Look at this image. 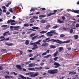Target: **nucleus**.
Here are the masks:
<instances>
[{
    "mask_svg": "<svg viewBox=\"0 0 79 79\" xmlns=\"http://www.w3.org/2000/svg\"><path fill=\"white\" fill-rule=\"evenodd\" d=\"M71 41L68 40L66 41H64L63 42L62 41H60L59 40H55L54 39H53L52 42H56L57 44H67V43H69V42Z\"/></svg>",
    "mask_w": 79,
    "mask_h": 79,
    "instance_id": "nucleus-1",
    "label": "nucleus"
},
{
    "mask_svg": "<svg viewBox=\"0 0 79 79\" xmlns=\"http://www.w3.org/2000/svg\"><path fill=\"white\" fill-rule=\"evenodd\" d=\"M58 69H54L53 70H48V73L49 74H56L58 73Z\"/></svg>",
    "mask_w": 79,
    "mask_h": 79,
    "instance_id": "nucleus-2",
    "label": "nucleus"
},
{
    "mask_svg": "<svg viewBox=\"0 0 79 79\" xmlns=\"http://www.w3.org/2000/svg\"><path fill=\"white\" fill-rule=\"evenodd\" d=\"M33 47H34L32 48V50H35L36 48H38V46H37V45L36 44H35L33 45Z\"/></svg>",
    "mask_w": 79,
    "mask_h": 79,
    "instance_id": "nucleus-3",
    "label": "nucleus"
},
{
    "mask_svg": "<svg viewBox=\"0 0 79 79\" xmlns=\"http://www.w3.org/2000/svg\"><path fill=\"white\" fill-rule=\"evenodd\" d=\"M16 67H17V69H19V70H21V69H22L21 66L19 65H16Z\"/></svg>",
    "mask_w": 79,
    "mask_h": 79,
    "instance_id": "nucleus-4",
    "label": "nucleus"
},
{
    "mask_svg": "<svg viewBox=\"0 0 79 79\" xmlns=\"http://www.w3.org/2000/svg\"><path fill=\"white\" fill-rule=\"evenodd\" d=\"M5 44H6V45H8V46H13V44L9 43L7 42H6Z\"/></svg>",
    "mask_w": 79,
    "mask_h": 79,
    "instance_id": "nucleus-5",
    "label": "nucleus"
},
{
    "mask_svg": "<svg viewBox=\"0 0 79 79\" xmlns=\"http://www.w3.org/2000/svg\"><path fill=\"white\" fill-rule=\"evenodd\" d=\"M29 67L30 68H32V67H34L35 66V64H30L29 65Z\"/></svg>",
    "mask_w": 79,
    "mask_h": 79,
    "instance_id": "nucleus-6",
    "label": "nucleus"
},
{
    "mask_svg": "<svg viewBox=\"0 0 79 79\" xmlns=\"http://www.w3.org/2000/svg\"><path fill=\"white\" fill-rule=\"evenodd\" d=\"M56 13V12H54L53 13H49L47 15V17H48L49 16H51V15H54V14H55Z\"/></svg>",
    "mask_w": 79,
    "mask_h": 79,
    "instance_id": "nucleus-7",
    "label": "nucleus"
},
{
    "mask_svg": "<svg viewBox=\"0 0 79 79\" xmlns=\"http://www.w3.org/2000/svg\"><path fill=\"white\" fill-rule=\"evenodd\" d=\"M45 16L46 15H40L39 16V17L40 18V19H42V18H45Z\"/></svg>",
    "mask_w": 79,
    "mask_h": 79,
    "instance_id": "nucleus-8",
    "label": "nucleus"
},
{
    "mask_svg": "<svg viewBox=\"0 0 79 79\" xmlns=\"http://www.w3.org/2000/svg\"><path fill=\"white\" fill-rule=\"evenodd\" d=\"M59 53V52H58V51H57L55 53H54L53 54V55L54 56V57H56V56H57V54H58Z\"/></svg>",
    "mask_w": 79,
    "mask_h": 79,
    "instance_id": "nucleus-9",
    "label": "nucleus"
},
{
    "mask_svg": "<svg viewBox=\"0 0 79 79\" xmlns=\"http://www.w3.org/2000/svg\"><path fill=\"white\" fill-rule=\"evenodd\" d=\"M47 45H48V43H43L41 45L42 47H47Z\"/></svg>",
    "mask_w": 79,
    "mask_h": 79,
    "instance_id": "nucleus-10",
    "label": "nucleus"
},
{
    "mask_svg": "<svg viewBox=\"0 0 79 79\" xmlns=\"http://www.w3.org/2000/svg\"><path fill=\"white\" fill-rule=\"evenodd\" d=\"M72 12L75 13H77L78 14H79V10H73Z\"/></svg>",
    "mask_w": 79,
    "mask_h": 79,
    "instance_id": "nucleus-11",
    "label": "nucleus"
},
{
    "mask_svg": "<svg viewBox=\"0 0 79 79\" xmlns=\"http://www.w3.org/2000/svg\"><path fill=\"white\" fill-rule=\"evenodd\" d=\"M55 32V30H51L49 32H48L47 33V34H53Z\"/></svg>",
    "mask_w": 79,
    "mask_h": 79,
    "instance_id": "nucleus-12",
    "label": "nucleus"
},
{
    "mask_svg": "<svg viewBox=\"0 0 79 79\" xmlns=\"http://www.w3.org/2000/svg\"><path fill=\"white\" fill-rule=\"evenodd\" d=\"M69 74H71V75H74L75 74H76V72H69Z\"/></svg>",
    "mask_w": 79,
    "mask_h": 79,
    "instance_id": "nucleus-13",
    "label": "nucleus"
},
{
    "mask_svg": "<svg viewBox=\"0 0 79 79\" xmlns=\"http://www.w3.org/2000/svg\"><path fill=\"white\" fill-rule=\"evenodd\" d=\"M4 40H10V38L9 37L6 38V39L5 38H4L2 40H0V41H3Z\"/></svg>",
    "mask_w": 79,
    "mask_h": 79,
    "instance_id": "nucleus-14",
    "label": "nucleus"
},
{
    "mask_svg": "<svg viewBox=\"0 0 79 79\" xmlns=\"http://www.w3.org/2000/svg\"><path fill=\"white\" fill-rule=\"evenodd\" d=\"M19 27H20V26H19L17 27H15L14 28L15 30H19Z\"/></svg>",
    "mask_w": 79,
    "mask_h": 79,
    "instance_id": "nucleus-15",
    "label": "nucleus"
},
{
    "mask_svg": "<svg viewBox=\"0 0 79 79\" xmlns=\"http://www.w3.org/2000/svg\"><path fill=\"white\" fill-rule=\"evenodd\" d=\"M57 22H59V23L60 24H63V23L64 21H61L60 19H58L57 20Z\"/></svg>",
    "mask_w": 79,
    "mask_h": 79,
    "instance_id": "nucleus-16",
    "label": "nucleus"
},
{
    "mask_svg": "<svg viewBox=\"0 0 79 79\" xmlns=\"http://www.w3.org/2000/svg\"><path fill=\"white\" fill-rule=\"evenodd\" d=\"M38 36H39L38 35L33 37H32L31 38V40H35V39L37 38V37H38Z\"/></svg>",
    "mask_w": 79,
    "mask_h": 79,
    "instance_id": "nucleus-17",
    "label": "nucleus"
},
{
    "mask_svg": "<svg viewBox=\"0 0 79 79\" xmlns=\"http://www.w3.org/2000/svg\"><path fill=\"white\" fill-rule=\"evenodd\" d=\"M46 21V20L44 19L43 20H40V23H45Z\"/></svg>",
    "mask_w": 79,
    "mask_h": 79,
    "instance_id": "nucleus-18",
    "label": "nucleus"
},
{
    "mask_svg": "<svg viewBox=\"0 0 79 79\" xmlns=\"http://www.w3.org/2000/svg\"><path fill=\"white\" fill-rule=\"evenodd\" d=\"M54 66H60V65L59 64L57 63L56 62H55V63H54Z\"/></svg>",
    "mask_w": 79,
    "mask_h": 79,
    "instance_id": "nucleus-19",
    "label": "nucleus"
},
{
    "mask_svg": "<svg viewBox=\"0 0 79 79\" xmlns=\"http://www.w3.org/2000/svg\"><path fill=\"white\" fill-rule=\"evenodd\" d=\"M25 44L26 45H29V42L28 40H27L25 41Z\"/></svg>",
    "mask_w": 79,
    "mask_h": 79,
    "instance_id": "nucleus-20",
    "label": "nucleus"
},
{
    "mask_svg": "<svg viewBox=\"0 0 79 79\" xmlns=\"http://www.w3.org/2000/svg\"><path fill=\"white\" fill-rule=\"evenodd\" d=\"M50 27V25H47L46 27H45V29H48L49 27Z\"/></svg>",
    "mask_w": 79,
    "mask_h": 79,
    "instance_id": "nucleus-21",
    "label": "nucleus"
},
{
    "mask_svg": "<svg viewBox=\"0 0 79 79\" xmlns=\"http://www.w3.org/2000/svg\"><path fill=\"white\" fill-rule=\"evenodd\" d=\"M28 70H32V71H33L34 70H35V69L34 68H28Z\"/></svg>",
    "mask_w": 79,
    "mask_h": 79,
    "instance_id": "nucleus-22",
    "label": "nucleus"
},
{
    "mask_svg": "<svg viewBox=\"0 0 79 79\" xmlns=\"http://www.w3.org/2000/svg\"><path fill=\"white\" fill-rule=\"evenodd\" d=\"M39 72L35 73L34 74L35 77V76H38L39 75Z\"/></svg>",
    "mask_w": 79,
    "mask_h": 79,
    "instance_id": "nucleus-23",
    "label": "nucleus"
},
{
    "mask_svg": "<svg viewBox=\"0 0 79 79\" xmlns=\"http://www.w3.org/2000/svg\"><path fill=\"white\" fill-rule=\"evenodd\" d=\"M47 32V31H43L40 32V34H45V33H46Z\"/></svg>",
    "mask_w": 79,
    "mask_h": 79,
    "instance_id": "nucleus-24",
    "label": "nucleus"
},
{
    "mask_svg": "<svg viewBox=\"0 0 79 79\" xmlns=\"http://www.w3.org/2000/svg\"><path fill=\"white\" fill-rule=\"evenodd\" d=\"M32 29H39V28L36 27H32Z\"/></svg>",
    "mask_w": 79,
    "mask_h": 79,
    "instance_id": "nucleus-25",
    "label": "nucleus"
},
{
    "mask_svg": "<svg viewBox=\"0 0 79 79\" xmlns=\"http://www.w3.org/2000/svg\"><path fill=\"white\" fill-rule=\"evenodd\" d=\"M50 48H56V46L52 45L50 46Z\"/></svg>",
    "mask_w": 79,
    "mask_h": 79,
    "instance_id": "nucleus-26",
    "label": "nucleus"
},
{
    "mask_svg": "<svg viewBox=\"0 0 79 79\" xmlns=\"http://www.w3.org/2000/svg\"><path fill=\"white\" fill-rule=\"evenodd\" d=\"M35 69H38V70H39V69L40 70V69H42V67H40L39 68H37V67H35Z\"/></svg>",
    "mask_w": 79,
    "mask_h": 79,
    "instance_id": "nucleus-27",
    "label": "nucleus"
},
{
    "mask_svg": "<svg viewBox=\"0 0 79 79\" xmlns=\"http://www.w3.org/2000/svg\"><path fill=\"white\" fill-rule=\"evenodd\" d=\"M10 32L9 31H6L5 33H4L3 34V35H4V36H5L6 34H7V33H9Z\"/></svg>",
    "mask_w": 79,
    "mask_h": 79,
    "instance_id": "nucleus-28",
    "label": "nucleus"
},
{
    "mask_svg": "<svg viewBox=\"0 0 79 79\" xmlns=\"http://www.w3.org/2000/svg\"><path fill=\"white\" fill-rule=\"evenodd\" d=\"M41 40H39L38 41H37L35 44H39V45H40V41H41Z\"/></svg>",
    "mask_w": 79,
    "mask_h": 79,
    "instance_id": "nucleus-29",
    "label": "nucleus"
},
{
    "mask_svg": "<svg viewBox=\"0 0 79 79\" xmlns=\"http://www.w3.org/2000/svg\"><path fill=\"white\" fill-rule=\"evenodd\" d=\"M63 48L62 47H60L59 48V51L60 52L61 51H62L63 50Z\"/></svg>",
    "mask_w": 79,
    "mask_h": 79,
    "instance_id": "nucleus-30",
    "label": "nucleus"
},
{
    "mask_svg": "<svg viewBox=\"0 0 79 79\" xmlns=\"http://www.w3.org/2000/svg\"><path fill=\"white\" fill-rule=\"evenodd\" d=\"M10 28L11 31H13V28H14V27H13V26H10Z\"/></svg>",
    "mask_w": 79,
    "mask_h": 79,
    "instance_id": "nucleus-31",
    "label": "nucleus"
},
{
    "mask_svg": "<svg viewBox=\"0 0 79 79\" xmlns=\"http://www.w3.org/2000/svg\"><path fill=\"white\" fill-rule=\"evenodd\" d=\"M32 74V72H30L28 73H27L25 74L26 75H31V74Z\"/></svg>",
    "mask_w": 79,
    "mask_h": 79,
    "instance_id": "nucleus-32",
    "label": "nucleus"
},
{
    "mask_svg": "<svg viewBox=\"0 0 79 79\" xmlns=\"http://www.w3.org/2000/svg\"><path fill=\"white\" fill-rule=\"evenodd\" d=\"M75 39H78V35H74Z\"/></svg>",
    "mask_w": 79,
    "mask_h": 79,
    "instance_id": "nucleus-33",
    "label": "nucleus"
},
{
    "mask_svg": "<svg viewBox=\"0 0 79 79\" xmlns=\"http://www.w3.org/2000/svg\"><path fill=\"white\" fill-rule=\"evenodd\" d=\"M63 29L64 30V31H68L69 29L67 28H65L64 27H63Z\"/></svg>",
    "mask_w": 79,
    "mask_h": 79,
    "instance_id": "nucleus-34",
    "label": "nucleus"
},
{
    "mask_svg": "<svg viewBox=\"0 0 79 79\" xmlns=\"http://www.w3.org/2000/svg\"><path fill=\"white\" fill-rule=\"evenodd\" d=\"M11 74H14V75H15V76H17V74L16 73H15V72H13L11 73Z\"/></svg>",
    "mask_w": 79,
    "mask_h": 79,
    "instance_id": "nucleus-35",
    "label": "nucleus"
},
{
    "mask_svg": "<svg viewBox=\"0 0 79 79\" xmlns=\"http://www.w3.org/2000/svg\"><path fill=\"white\" fill-rule=\"evenodd\" d=\"M47 35L48 37H52L53 36V34H47Z\"/></svg>",
    "mask_w": 79,
    "mask_h": 79,
    "instance_id": "nucleus-36",
    "label": "nucleus"
},
{
    "mask_svg": "<svg viewBox=\"0 0 79 79\" xmlns=\"http://www.w3.org/2000/svg\"><path fill=\"white\" fill-rule=\"evenodd\" d=\"M1 27H8V25H3Z\"/></svg>",
    "mask_w": 79,
    "mask_h": 79,
    "instance_id": "nucleus-37",
    "label": "nucleus"
},
{
    "mask_svg": "<svg viewBox=\"0 0 79 79\" xmlns=\"http://www.w3.org/2000/svg\"><path fill=\"white\" fill-rule=\"evenodd\" d=\"M24 27H28V26H29V24H28L27 23L24 24Z\"/></svg>",
    "mask_w": 79,
    "mask_h": 79,
    "instance_id": "nucleus-38",
    "label": "nucleus"
},
{
    "mask_svg": "<svg viewBox=\"0 0 79 79\" xmlns=\"http://www.w3.org/2000/svg\"><path fill=\"white\" fill-rule=\"evenodd\" d=\"M58 58V57H56L54 58V61H57V59Z\"/></svg>",
    "mask_w": 79,
    "mask_h": 79,
    "instance_id": "nucleus-39",
    "label": "nucleus"
},
{
    "mask_svg": "<svg viewBox=\"0 0 79 79\" xmlns=\"http://www.w3.org/2000/svg\"><path fill=\"white\" fill-rule=\"evenodd\" d=\"M31 77H35V76H34V74L32 73L31 75Z\"/></svg>",
    "mask_w": 79,
    "mask_h": 79,
    "instance_id": "nucleus-40",
    "label": "nucleus"
},
{
    "mask_svg": "<svg viewBox=\"0 0 79 79\" xmlns=\"http://www.w3.org/2000/svg\"><path fill=\"white\" fill-rule=\"evenodd\" d=\"M53 29H56L58 28V26H55L52 27Z\"/></svg>",
    "mask_w": 79,
    "mask_h": 79,
    "instance_id": "nucleus-41",
    "label": "nucleus"
},
{
    "mask_svg": "<svg viewBox=\"0 0 79 79\" xmlns=\"http://www.w3.org/2000/svg\"><path fill=\"white\" fill-rule=\"evenodd\" d=\"M9 11L11 12V13H13V10H12V8H10L9 9Z\"/></svg>",
    "mask_w": 79,
    "mask_h": 79,
    "instance_id": "nucleus-42",
    "label": "nucleus"
},
{
    "mask_svg": "<svg viewBox=\"0 0 79 79\" xmlns=\"http://www.w3.org/2000/svg\"><path fill=\"white\" fill-rule=\"evenodd\" d=\"M73 32V29H71L70 31V34H72V33Z\"/></svg>",
    "mask_w": 79,
    "mask_h": 79,
    "instance_id": "nucleus-43",
    "label": "nucleus"
},
{
    "mask_svg": "<svg viewBox=\"0 0 79 79\" xmlns=\"http://www.w3.org/2000/svg\"><path fill=\"white\" fill-rule=\"evenodd\" d=\"M65 36V35L61 34L60 35V37H64Z\"/></svg>",
    "mask_w": 79,
    "mask_h": 79,
    "instance_id": "nucleus-44",
    "label": "nucleus"
},
{
    "mask_svg": "<svg viewBox=\"0 0 79 79\" xmlns=\"http://www.w3.org/2000/svg\"><path fill=\"white\" fill-rule=\"evenodd\" d=\"M35 33L32 34L30 35V37H33V36H34V35H35Z\"/></svg>",
    "mask_w": 79,
    "mask_h": 79,
    "instance_id": "nucleus-45",
    "label": "nucleus"
},
{
    "mask_svg": "<svg viewBox=\"0 0 79 79\" xmlns=\"http://www.w3.org/2000/svg\"><path fill=\"white\" fill-rule=\"evenodd\" d=\"M10 77L8 75H7L5 77V78H7L8 79H9V78H10Z\"/></svg>",
    "mask_w": 79,
    "mask_h": 79,
    "instance_id": "nucleus-46",
    "label": "nucleus"
},
{
    "mask_svg": "<svg viewBox=\"0 0 79 79\" xmlns=\"http://www.w3.org/2000/svg\"><path fill=\"white\" fill-rule=\"evenodd\" d=\"M6 50V49H2L1 50V52H5V51Z\"/></svg>",
    "mask_w": 79,
    "mask_h": 79,
    "instance_id": "nucleus-47",
    "label": "nucleus"
},
{
    "mask_svg": "<svg viewBox=\"0 0 79 79\" xmlns=\"http://www.w3.org/2000/svg\"><path fill=\"white\" fill-rule=\"evenodd\" d=\"M67 49L69 50V51H70L71 50V48L69 47L67 48Z\"/></svg>",
    "mask_w": 79,
    "mask_h": 79,
    "instance_id": "nucleus-48",
    "label": "nucleus"
},
{
    "mask_svg": "<svg viewBox=\"0 0 79 79\" xmlns=\"http://www.w3.org/2000/svg\"><path fill=\"white\" fill-rule=\"evenodd\" d=\"M32 56H33V54H30L29 55V57H32Z\"/></svg>",
    "mask_w": 79,
    "mask_h": 79,
    "instance_id": "nucleus-49",
    "label": "nucleus"
},
{
    "mask_svg": "<svg viewBox=\"0 0 79 79\" xmlns=\"http://www.w3.org/2000/svg\"><path fill=\"white\" fill-rule=\"evenodd\" d=\"M10 21L11 22H12V23H15V20H12V19H10Z\"/></svg>",
    "mask_w": 79,
    "mask_h": 79,
    "instance_id": "nucleus-50",
    "label": "nucleus"
},
{
    "mask_svg": "<svg viewBox=\"0 0 79 79\" xmlns=\"http://www.w3.org/2000/svg\"><path fill=\"white\" fill-rule=\"evenodd\" d=\"M47 55V52H44L42 54V56H44V55Z\"/></svg>",
    "mask_w": 79,
    "mask_h": 79,
    "instance_id": "nucleus-51",
    "label": "nucleus"
},
{
    "mask_svg": "<svg viewBox=\"0 0 79 79\" xmlns=\"http://www.w3.org/2000/svg\"><path fill=\"white\" fill-rule=\"evenodd\" d=\"M49 52H50V50H48L46 51V53L47 54V53H48Z\"/></svg>",
    "mask_w": 79,
    "mask_h": 79,
    "instance_id": "nucleus-52",
    "label": "nucleus"
},
{
    "mask_svg": "<svg viewBox=\"0 0 79 79\" xmlns=\"http://www.w3.org/2000/svg\"><path fill=\"white\" fill-rule=\"evenodd\" d=\"M76 27H79V24L78 23H77L76 24Z\"/></svg>",
    "mask_w": 79,
    "mask_h": 79,
    "instance_id": "nucleus-53",
    "label": "nucleus"
},
{
    "mask_svg": "<svg viewBox=\"0 0 79 79\" xmlns=\"http://www.w3.org/2000/svg\"><path fill=\"white\" fill-rule=\"evenodd\" d=\"M34 60V58H33L32 57H31L30 59V60Z\"/></svg>",
    "mask_w": 79,
    "mask_h": 79,
    "instance_id": "nucleus-54",
    "label": "nucleus"
},
{
    "mask_svg": "<svg viewBox=\"0 0 79 79\" xmlns=\"http://www.w3.org/2000/svg\"><path fill=\"white\" fill-rule=\"evenodd\" d=\"M11 23V21H10V20H8L7 22V23L8 24H9V23Z\"/></svg>",
    "mask_w": 79,
    "mask_h": 79,
    "instance_id": "nucleus-55",
    "label": "nucleus"
},
{
    "mask_svg": "<svg viewBox=\"0 0 79 79\" xmlns=\"http://www.w3.org/2000/svg\"><path fill=\"white\" fill-rule=\"evenodd\" d=\"M19 77H21V78H23L24 77V76L22 75H19Z\"/></svg>",
    "mask_w": 79,
    "mask_h": 79,
    "instance_id": "nucleus-56",
    "label": "nucleus"
},
{
    "mask_svg": "<svg viewBox=\"0 0 79 79\" xmlns=\"http://www.w3.org/2000/svg\"><path fill=\"white\" fill-rule=\"evenodd\" d=\"M11 25H15L16 24V23H10Z\"/></svg>",
    "mask_w": 79,
    "mask_h": 79,
    "instance_id": "nucleus-57",
    "label": "nucleus"
},
{
    "mask_svg": "<svg viewBox=\"0 0 79 79\" xmlns=\"http://www.w3.org/2000/svg\"><path fill=\"white\" fill-rule=\"evenodd\" d=\"M53 61V60L50 59V60L49 61V62L50 63H52V61Z\"/></svg>",
    "mask_w": 79,
    "mask_h": 79,
    "instance_id": "nucleus-58",
    "label": "nucleus"
},
{
    "mask_svg": "<svg viewBox=\"0 0 79 79\" xmlns=\"http://www.w3.org/2000/svg\"><path fill=\"white\" fill-rule=\"evenodd\" d=\"M31 9H32V11H35L36 9L35 8H31Z\"/></svg>",
    "mask_w": 79,
    "mask_h": 79,
    "instance_id": "nucleus-59",
    "label": "nucleus"
},
{
    "mask_svg": "<svg viewBox=\"0 0 79 79\" xmlns=\"http://www.w3.org/2000/svg\"><path fill=\"white\" fill-rule=\"evenodd\" d=\"M62 19H63V20L65 19V17H64V16H62Z\"/></svg>",
    "mask_w": 79,
    "mask_h": 79,
    "instance_id": "nucleus-60",
    "label": "nucleus"
},
{
    "mask_svg": "<svg viewBox=\"0 0 79 79\" xmlns=\"http://www.w3.org/2000/svg\"><path fill=\"white\" fill-rule=\"evenodd\" d=\"M3 38H5V36H1L0 37V39H3Z\"/></svg>",
    "mask_w": 79,
    "mask_h": 79,
    "instance_id": "nucleus-61",
    "label": "nucleus"
},
{
    "mask_svg": "<svg viewBox=\"0 0 79 79\" xmlns=\"http://www.w3.org/2000/svg\"><path fill=\"white\" fill-rule=\"evenodd\" d=\"M29 31H35V30L32 29H29Z\"/></svg>",
    "mask_w": 79,
    "mask_h": 79,
    "instance_id": "nucleus-62",
    "label": "nucleus"
},
{
    "mask_svg": "<svg viewBox=\"0 0 79 79\" xmlns=\"http://www.w3.org/2000/svg\"><path fill=\"white\" fill-rule=\"evenodd\" d=\"M10 13L9 11H7V12L6 13V15H10Z\"/></svg>",
    "mask_w": 79,
    "mask_h": 79,
    "instance_id": "nucleus-63",
    "label": "nucleus"
},
{
    "mask_svg": "<svg viewBox=\"0 0 79 79\" xmlns=\"http://www.w3.org/2000/svg\"><path fill=\"white\" fill-rule=\"evenodd\" d=\"M35 43H30V45H34V44H35Z\"/></svg>",
    "mask_w": 79,
    "mask_h": 79,
    "instance_id": "nucleus-64",
    "label": "nucleus"
}]
</instances>
